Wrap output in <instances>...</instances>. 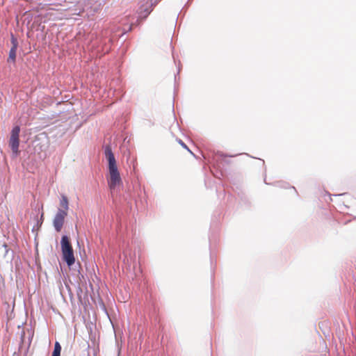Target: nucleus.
<instances>
[{
  "mask_svg": "<svg viewBox=\"0 0 356 356\" xmlns=\"http://www.w3.org/2000/svg\"><path fill=\"white\" fill-rule=\"evenodd\" d=\"M60 245L63 260L67 264L68 267H71L75 262V257L72 244L67 235L62 236Z\"/></svg>",
  "mask_w": 356,
  "mask_h": 356,
  "instance_id": "1",
  "label": "nucleus"
},
{
  "mask_svg": "<svg viewBox=\"0 0 356 356\" xmlns=\"http://www.w3.org/2000/svg\"><path fill=\"white\" fill-rule=\"evenodd\" d=\"M19 132L20 127L18 125L15 126L10 132V137L9 139V146L12 150L13 156H17L19 153Z\"/></svg>",
  "mask_w": 356,
  "mask_h": 356,
  "instance_id": "2",
  "label": "nucleus"
},
{
  "mask_svg": "<svg viewBox=\"0 0 356 356\" xmlns=\"http://www.w3.org/2000/svg\"><path fill=\"white\" fill-rule=\"evenodd\" d=\"M109 179L108 180V186L111 189H114L117 186L122 184V179L117 164L108 166Z\"/></svg>",
  "mask_w": 356,
  "mask_h": 356,
  "instance_id": "3",
  "label": "nucleus"
},
{
  "mask_svg": "<svg viewBox=\"0 0 356 356\" xmlns=\"http://www.w3.org/2000/svg\"><path fill=\"white\" fill-rule=\"evenodd\" d=\"M109 179L108 180V186L111 189H114L117 186L122 184V179L117 164L108 166Z\"/></svg>",
  "mask_w": 356,
  "mask_h": 356,
  "instance_id": "4",
  "label": "nucleus"
},
{
  "mask_svg": "<svg viewBox=\"0 0 356 356\" xmlns=\"http://www.w3.org/2000/svg\"><path fill=\"white\" fill-rule=\"evenodd\" d=\"M160 0H147L145 3H143L138 8L139 18L145 19L150 14L152 8L155 6Z\"/></svg>",
  "mask_w": 356,
  "mask_h": 356,
  "instance_id": "5",
  "label": "nucleus"
},
{
  "mask_svg": "<svg viewBox=\"0 0 356 356\" xmlns=\"http://www.w3.org/2000/svg\"><path fill=\"white\" fill-rule=\"evenodd\" d=\"M65 210L58 209V212L54 216L53 224L56 232H60L63 226L65 217L67 216Z\"/></svg>",
  "mask_w": 356,
  "mask_h": 356,
  "instance_id": "6",
  "label": "nucleus"
},
{
  "mask_svg": "<svg viewBox=\"0 0 356 356\" xmlns=\"http://www.w3.org/2000/svg\"><path fill=\"white\" fill-rule=\"evenodd\" d=\"M10 41L12 47L9 51V56L7 61L8 63L12 62L15 63L16 60L17 49L18 47V41L13 34H11Z\"/></svg>",
  "mask_w": 356,
  "mask_h": 356,
  "instance_id": "7",
  "label": "nucleus"
},
{
  "mask_svg": "<svg viewBox=\"0 0 356 356\" xmlns=\"http://www.w3.org/2000/svg\"><path fill=\"white\" fill-rule=\"evenodd\" d=\"M104 154L108 161V166L116 165L114 154L113 153L111 147L109 145H106L105 147Z\"/></svg>",
  "mask_w": 356,
  "mask_h": 356,
  "instance_id": "8",
  "label": "nucleus"
},
{
  "mask_svg": "<svg viewBox=\"0 0 356 356\" xmlns=\"http://www.w3.org/2000/svg\"><path fill=\"white\" fill-rule=\"evenodd\" d=\"M61 346L59 342L56 341L51 356H60Z\"/></svg>",
  "mask_w": 356,
  "mask_h": 356,
  "instance_id": "9",
  "label": "nucleus"
},
{
  "mask_svg": "<svg viewBox=\"0 0 356 356\" xmlns=\"http://www.w3.org/2000/svg\"><path fill=\"white\" fill-rule=\"evenodd\" d=\"M60 203L61 207H63L65 210L68 209V200L66 196L62 195Z\"/></svg>",
  "mask_w": 356,
  "mask_h": 356,
  "instance_id": "10",
  "label": "nucleus"
},
{
  "mask_svg": "<svg viewBox=\"0 0 356 356\" xmlns=\"http://www.w3.org/2000/svg\"><path fill=\"white\" fill-rule=\"evenodd\" d=\"M2 247L4 249V257H6L8 254V252L10 251V249L6 243H3Z\"/></svg>",
  "mask_w": 356,
  "mask_h": 356,
  "instance_id": "11",
  "label": "nucleus"
},
{
  "mask_svg": "<svg viewBox=\"0 0 356 356\" xmlns=\"http://www.w3.org/2000/svg\"><path fill=\"white\" fill-rule=\"evenodd\" d=\"M133 23H131L128 27L127 29V28H124L123 29V32H122V35H124L125 33H127V32H129L131 31L132 29V26H133Z\"/></svg>",
  "mask_w": 356,
  "mask_h": 356,
  "instance_id": "12",
  "label": "nucleus"
},
{
  "mask_svg": "<svg viewBox=\"0 0 356 356\" xmlns=\"http://www.w3.org/2000/svg\"><path fill=\"white\" fill-rule=\"evenodd\" d=\"M178 142L184 149H187L191 153H192L191 151L188 149V146L181 139H179Z\"/></svg>",
  "mask_w": 356,
  "mask_h": 356,
  "instance_id": "13",
  "label": "nucleus"
},
{
  "mask_svg": "<svg viewBox=\"0 0 356 356\" xmlns=\"http://www.w3.org/2000/svg\"><path fill=\"white\" fill-rule=\"evenodd\" d=\"M278 186H281L282 187V186H281L279 183L277 184Z\"/></svg>",
  "mask_w": 356,
  "mask_h": 356,
  "instance_id": "14",
  "label": "nucleus"
}]
</instances>
